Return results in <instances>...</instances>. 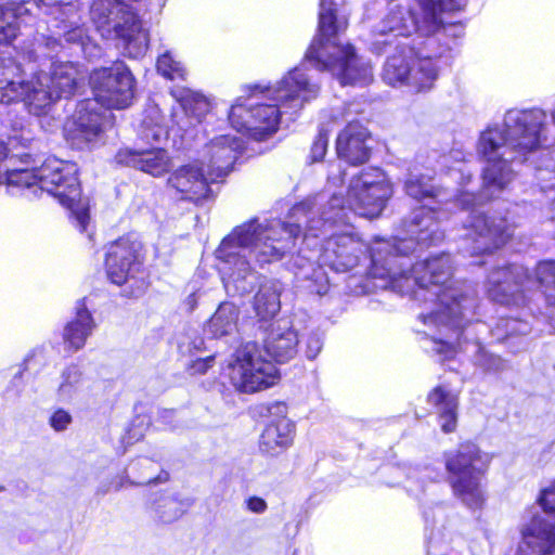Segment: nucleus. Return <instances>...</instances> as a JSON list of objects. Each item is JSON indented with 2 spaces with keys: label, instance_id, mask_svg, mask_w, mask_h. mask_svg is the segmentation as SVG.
Listing matches in <instances>:
<instances>
[{
  "label": "nucleus",
  "instance_id": "10",
  "mask_svg": "<svg viewBox=\"0 0 555 555\" xmlns=\"http://www.w3.org/2000/svg\"><path fill=\"white\" fill-rule=\"evenodd\" d=\"M391 194V184L386 173L379 168H369L352 177L347 198L343 193L336 192L327 199L325 194H319L313 198L320 201L315 207H323V214L327 215L325 224L332 221L347 223L351 221L353 215L364 218L378 217Z\"/></svg>",
  "mask_w": 555,
  "mask_h": 555
},
{
  "label": "nucleus",
  "instance_id": "16",
  "mask_svg": "<svg viewBox=\"0 0 555 555\" xmlns=\"http://www.w3.org/2000/svg\"><path fill=\"white\" fill-rule=\"evenodd\" d=\"M468 231L467 241H472L470 253L481 254L492 251L512 236L513 228L503 217L485 214L473 209L465 220Z\"/></svg>",
  "mask_w": 555,
  "mask_h": 555
},
{
  "label": "nucleus",
  "instance_id": "3",
  "mask_svg": "<svg viewBox=\"0 0 555 555\" xmlns=\"http://www.w3.org/2000/svg\"><path fill=\"white\" fill-rule=\"evenodd\" d=\"M465 0H392L386 15L367 35L370 50L376 54L388 53L383 79L390 86L408 83L414 51L406 39L415 33L434 34L441 25L439 10L460 11Z\"/></svg>",
  "mask_w": 555,
  "mask_h": 555
},
{
  "label": "nucleus",
  "instance_id": "51",
  "mask_svg": "<svg viewBox=\"0 0 555 555\" xmlns=\"http://www.w3.org/2000/svg\"><path fill=\"white\" fill-rule=\"evenodd\" d=\"M44 51H46V50H41V51H40V50H37V49H36V50H35V53H36V54H39V53H40V54H44ZM49 52H50V51L46 52V55H49ZM37 57H38V55H36V59H37Z\"/></svg>",
  "mask_w": 555,
  "mask_h": 555
},
{
  "label": "nucleus",
  "instance_id": "24",
  "mask_svg": "<svg viewBox=\"0 0 555 555\" xmlns=\"http://www.w3.org/2000/svg\"><path fill=\"white\" fill-rule=\"evenodd\" d=\"M95 99H88L80 102L72 117V121L67 124V129L75 138L91 142L98 137L102 130L104 117L98 111Z\"/></svg>",
  "mask_w": 555,
  "mask_h": 555
},
{
  "label": "nucleus",
  "instance_id": "26",
  "mask_svg": "<svg viewBox=\"0 0 555 555\" xmlns=\"http://www.w3.org/2000/svg\"><path fill=\"white\" fill-rule=\"evenodd\" d=\"M93 320L83 305L77 308L76 318L64 328V343L72 351H77L85 346L88 336L93 328Z\"/></svg>",
  "mask_w": 555,
  "mask_h": 555
},
{
  "label": "nucleus",
  "instance_id": "31",
  "mask_svg": "<svg viewBox=\"0 0 555 555\" xmlns=\"http://www.w3.org/2000/svg\"><path fill=\"white\" fill-rule=\"evenodd\" d=\"M404 189L409 196L415 199L438 198L441 195V189L431 184V179L416 170L408 173L404 181Z\"/></svg>",
  "mask_w": 555,
  "mask_h": 555
},
{
  "label": "nucleus",
  "instance_id": "25",
  "mask_svg": "<svg viewBox=\"0 0 555 555\" xmlns=\"http://www.w3.org/2000/svg\"><path fill=\"white\" fill-rule=\"evenodd\" d=\"M24 11L22 2H13L12 0H0V43H9L16 38L20 30V16ZM11 63L12 60L0 62V77L3 68Z\"/></svg>",
  "mask_w": 555,
  "mask_h": 555
},
{
  "label": "nucleus",
  "instance_id": "21",
  "mask_svg": "<svg viewBox=\"0 0 555 555\" xmlns=\"http://www.w3.org/2000/svg\"><path fill=\"white\" fill-rule=\"evenodd\" d=\"M242 149V141L235 137L220 135L207 145L204 158L206 168L219 179L229 173Z\"/></svg>",
  "mask_w": 555,
  "mask_h": 555
},
{
  "label": "nucleus",
  "instance_id": "27",
  "mask_svg": "<svg viewBox=\"0 0 555 555\" xmlns=\"http://www.w3.org/2000/svg\"><path fill=\"white\" fill-rule=\"evenodd\" d=\"M282 285L279 281H266L254 297V309L260 319L273 318L281 308Z\"/></svg>",
  "mask_w": 555,
  "mask_h": 555
},
{
  "label": "nucleus",
  "instance_id": "5",
  "mask_svg": "<svg viewBox=\"0 0 555 555\" xmlns=\"http://www.w3.org/2000/svg\"><path fill=\"white\" fill-rule=\"evenodd\" d=\"M320 87L301 68H294L273 88L261 91L274 104L260 103L253 94L245 103L231 106L229 120L237 131H246L256 140H266L276 132L280 115L288 109L298 111L318 96Z\"/></svg>",
  "mask_w": 555,
  "mask_h": 555
},
{
  "label": "nucleus",
  "instance_id": "22",
  "mask_svg": "<svg viewBox=\"0 0 555 555\" xmlns=\"http://www.w3.org/2000/svg\"><path fill=\"white\" fill-rule=\"evenodd\" d=\"M369 139L370 133L365 127L350 121L338 134L336 141L338 156L351 165L365 163L370 157Z\"/></svg>",
  "mask_w": 555,
  "mask_h": 555
},
{
  "label": "nucleus",
  "instance_id": "48",
  "mask_svg": "<svg viewBox=\"0 0 555 555\" xmlns=\"http://www.w3.org/2000/svg\"><path fill=\"white\" fill-rule=\"evenodd\" d=\"M343 178L339 175H335L334 172H331L330 176H328V183L332 184V185H338V184H341L343 183Z\"/></svg>",
  "mask_w": 555,
  "mask_h": 555
},
{
  "label": "nucleus",
  "instance_id": "44",
  "mask_svg": "<svg viewBox=\"0 0 555 555\" xmlns=\"http://www.w3.org/2000/svg\"><path fill=\"white\" fill-rule=\"evenodd\" d=\"M506 327L512 334H527L529 332L528 324L517 320H508L506 322Z\"/></svg>",
  "mask_w": 555,
  "mask_h": 555
},
{
  "label": "nucleus",
  "instance_id": "52",
  "mask_svg": "<svg viewBox=\"0 0 555 555\" xmlns=\"http://www.w3.org/2000/svg\"><path fill=\"white\" fill-rule=\"evenodd\" d=\"M157 113H158V109H157L156 107H152V108L150 109V114H151V115H152V114H157Z\"/></svg>",
  "mask_w": 555,
  "mask_h": 555
},
{
  "label": "nucleus",
  "instance_id": "53",
  "mask_svg": "<svg viewBox=\"0 0 555 555\" xmlns=\"http://www.w3.org/2000/svg\"><path fill=\"white\" fill-rule=\"evenodd\" d=\"M122 486H124L122 483H119V485H117L116 489L119 490L120 488H122Z\"/></svg>",
  "mask_w": 555,
  "mask_h": 555
},
{
  "label": "nucleus",
  "instance_id": "39",
  "mask_svg": "<svg viewBox=\"0 0 555 555\" xmlns=\"http://www.w3.org/2000/svg\"><path fill=\"white\" fill-rule=\"evenodd\" d=\"M64 38L67 42L79 43L83 51L87 50V41L89 40L86 30L82 27H75L64 31Z\"/></svg>",
  "mask_w": 555,
  "mask_h": 555
},
{
  "label": "nucleus",
  "instance_id": "32",
  "mask_svg": "<svg viewBox=\"0 0 555 555\" xmlns=\"http://www.w3.org/2000/svg\"><path fill=\"white\" fill-rule=\"evenodd\" d=\"M437 76V66L431 59H417L413 62V69L408 83L415 88L416 91L429 90Z\"/></svg>",
  "mask_w": 555,
  "mask_h": 555
},
{
  "label": "nucleus",
  "instance_id": "23",
  "mask_svg": "<svg viewBox=\"0 0 555 555\" xmlns=\"http://www.w3.org/2000/svg\"><path fill=\"white\" fill-rule=\"evenodd\" d=\"M173 96L180 103V112L172 113V126H176L181 131H186L189 128L202 121V118L208 112V102L199 93L190 89H181L172 91Z\"/></svg>",
  "mask_w": 555,
  "mask_h": 555
},
{
  "label": "nucleus",
  "instance_id": "36",
  "mask_svg": "<svg viewBox=\"0 0 555 555\" xmlns=\"http://www.w3.org/2000/svg\"><path fill=\"white\" fill-rule=\"evenodd\" d=\"M73 421L72 415L64 409L55 410L50 418L49 424L55 431H64Z\"/></svg>",
  "mask_w": 555,
  "mask_h": 555
},
{
  "label": "nucleus",
  "instance_id": "4",
  "mask_svg": "<svg viewBox=\"0 0 555 555\" xmlns=\"http://www.w3.org/2000/svg\"><path fill=\"white\" fill-rule=\"evenodd\" d=\"M546 114L539 108L509 109L502 124L487 127L479 137L477 151L487 165L486 189L503 190L513 179V163H525L545 141Z\"/></svg>",
  "mask_w": 555,
  "mask_h": 555
},
{
  "label": "nucleus",
  "instance_id": "49",
  "mask_svg": "<svg viewBox=\"0 0 555 555\" xmlns=\"http://www.w3.org/2000/svg\"><path fill=\"white\" fill-rule=\"evenodd\" d=\"M451 175L453 176V178L455 179L457 176H463L464 175V168H463V165L461 164L459 168H454L451 170Z\"/></svg>",
  "mask_w": 555,
  "mask_h": 555
},
{
  "label": "nucleus",
  "instance_id": "1",
  "mask_svg": "<svg viewBox=\"0 0 555 555\" xmlns=\"http://www.w3.org/2000/svg\"><path fill=\"white\" fill-rule=\"evenodd\" d=\"M408 232L415 236L380 241L371 250L373 278L388 279L393 288L400 292L417 285V298L428 300L427 294L435 297V308L429 313H422L425 325L441 326L444 338L431 336V350L444 359L453 357L460 330L464 320L475 308V291L467 285L455 283L448 285L453 272V262L449 255L441 254L412 264L409 254L415 250L416 243L429 245L441 241L435 212L427 207H420L412 214Z\"/></svg>",
  "mask_w": 555,
  "mask_h": 555
},
{
  "label": "nucleus",
  "instance_id": "14",
  "mask_svg": "<svg viewBox=\"0 0 555 555\" xmlns=\"http://www.w3.org/2000/svg\"><path fill=\"white\" fill-rule=\"evenodd\" d=\"M94 99L107 108H126L134 95V79L122 62L94 69L90 75Z\"/></svg>",
  "mask_w": 555,
  "mask_h": 555
},
{
  "label": "nucleus",
  "instance_id": "33",
  "mask_svg": "<svg viewBox=\"0 0 555 555\" xmlns=\"http://www.w3.org/2000/svg\"><path fill=\"white\" fill-rule=\"evenodd\" d=\"M153 509L160 521L172 522L183 515L185 505L173 496H160L154 503Z\"/></svg>",
  "mask_w": 555,
  "mask_h": 555
},
{
  "label": "nucleus",
  "instance_id": "15",
  "mask_svg": "<svg viewBox=\"0 0 555 555\" xmlns=\"http://www.w3.org/2000/svg\"><path fill=\"white\" fill-rule=\"evenodd\" d=\"M216 181L204 160L193 159L171 169L166 186L178 199L198 204L211 197L210 184Z\"/></svg>",
  "mask_w": 555,
  "mask_h": 555
},
{
  "label": "nucleus",
  "instance_id": "46",
  "mask_svg": "<svg viewBox=\"0 0 555 555\" xmlns=\"http://www.w3.org/2000/svg\"><path fill=\"white\" fill-rule=\"evenodd\" d=\"M476 196L470 192L462 193L456 199L463 208H468L475 203Z\"/></svg>",
  "mask_w": 555,
  "mask_h": 555
},
{
  "label": "nucleus",
  "instance_id": "50",
  "mask_svg": "<svg viewBox=\"0 0 555 555\" xmlns=\"http://www.w3.org/2000/svg\"><path fill=\"white\" fill-rule=\"evenodd\" d=\"M338 118H341V119H344V120L346 119L345 115H343L341 113L333 114V115L331 116V119H333V120H335V121H336Z\"/></svg>",
  "mask_w": 555,
  "mask_h": 555
},
{
  "label": "nucleus",
  "instance_id": "11",
  "mask_svg": "<svg viewBox=\"0 0 555 555\" xmlns=\"http://www.w3.org/2000/svg\"><path fill=\"white\" fill-rule=\"evenodd\" d=\"M312 212L307 221L305 240L330 232L318 256L320 264L330 267L337 272L354 268L360 257L366 251V245L354 232L351 221L347 223L332 221L325 224L327 215L323 214V207L317 206L312 208Z\"/></svg>",
  "mask_w": 555,
  "mask_h": 555
},
{
  "label": "nucleus",
  "instance_id": "17",
  "mask_svg": "<svg viewBox=\"0 0 555 555\" xmlns=\"http://www.w3.org/2000/svg\"><path fill=\"white\" fill-rule=\"evenodd\" d=\"M269 412L279 417L267 424L260 437L259 449L269 456H276L293 443L295 426L285 416L286 405L284 403H274L270 406Z\"/></svg>",
  "mask_w": 555,
  "mask_h": 555
},
{
  "label": "nucleus",
  "instance_id": "13",
  "mask_svg": "<svg viewBox=\"0 0 555 555\" xmlns=\"http://www.w3.org/2000/svg\"><path fill=\"white\" fill-rule=\"evenodd\" d=\"M489 463L488 454L472 442L462 443L457 450L446 454L453 495L470 509L481 508L486 501L482 478Z\"/></svg>",
  "mask_w": 555,
  "mask_h": 555
},
{
  "label": "nucleus",
  "instance_id": "28",
  "mask_svg": "<svg viewBox=\"0 0 555 555\" xmlns=\"http://www.w3.org/2000/svg\"><path fill=\"white\" fill-rule=\"evenodd\" d=\"M240 310L231 302H222L209 319L206 331L219 338L236 332Z\"/></svg>",
  "mask_w": 555,
  "mask_h": 555
},
{
  "label": "nucleus",
  "instance_id": "54",
  "mask_svg": "<svg viewBox=\"0 0 555 555\" xmlns=\"http://www.w3.org/2000/svg\"><path fill=\"white\" fill-rule=\"evenodd\" d=\"M304 278H305V279H310V275H309L308 273H305V274H304Z\"/></svg>",
  "mask_w": 555,
  "mask_h": 555
},
{
  "label": "nucleus",
  "instance_id": "35",
  "mask_svg": "<svg viewBox=\"0 0 555 555\" xmlns=\"http://www.w3.org/2000/svg\"><path fill=\"white\" fill-rule=\"evenodd\" d=\"M327 133V129H320L319 134L311 146V158L313 162L321 160L324 157L328 143Z\"/></svg>",
  "mask_w": 555,
  "mask_h": 555
},
{
  "label": "nucleus",
  "instance_id": "19",
  "mask_svg": "<svg viewBox=\"0 0 555 555\" xmlns=\"http://www.w3.org/2000/svg\"><path fill=\"white\" fill-rule=\"evenodd\" d=\"M515 555H555V526L534 515L521 529Z\"/></svg>",
  "mask_w": 555,
  "mask_h": 555
},
{
  "label": "nucleus",
  "instance_id": "34",
  "mask_svg": "<svg viewBox=\"0 0 555 555\" xmlns=\"http://www.w3.org/2000/svg\"><path fill=\"white\" fill-rule=\"evenodd\" d=\"M157 70L168 79H183L185 69L180 61H177L170 52H165L157 60Z\"/></svg>",
  "mask_w": 555,
  "mask_h": 555
},
{
  "label": "nucleus",
  "instance_id": "55",
  "mask_svg": "<svg viewBox=\"0 0 555 555\" xmlns=\"http://www.w3.org/2000/svg\"><path fill=\"white\" fill-rule=\"evenodd\" d=\"M341 173L340 170H338V175ZM341 177L343 176H346V172H343V175H340Z\"/></svg>",
  "mask_w": 555,
  "mask_h": 555
},
{
  "label": "nucleus",
  "instance_id": "7",
  "mask_svg": "<svg viewBox=\"0 0 555 555\" xmlns=\"http://www.w3.org/2000/svg\"><path fill=\"white\" fill-rule=\"evenodd\" d=\"M348 18L333 1L321 0L319 35L306 53V60L319 69H327L341 85H366L373 78L370 63L360 59L351 46L339 41Z\"/></svg>",
  "mask_w": 555,
  "mask_h": 555
},
{
  "label": "nucleus",
  "instance_id": "12",
  "mask_svg": "<svg viewBox=\"0 0 555 555\" xmlns=\"http://www.w3.org/2000/svg\"><path fill=\"white\" fill-rule=\"evenodd\" d=\"M540 287L548 306L555 307V261H542L534 278L518 264L493 270L488 276L487 293L491 300L502 305H522L525 293Z\"/></svg>",
  "mask_w": 555,
  "mask_h": 555
},
{
  "label": "nucleus",
  "instance_id": "43",
  "mask_svg": "<svg viewBox=\"0 0 555 555\" xmlns=\"http://www.w3.org/2000/svg\"><path fill=\"white\" fill-rule=\"evenodd\" d=\"M214 357H207L205 359H197L193 362L191 369L194 373L204 374L212 365Z\"/></svg>",
  "mask_w": 555,
  "mask_h": 555
},
{
  "label": "nucleus",
  "instance_id": "41",
  "mask_svg": "<svg viewBox=\"0 0 555 555\" xmlns=\"http://www.w3.org/2000/svg\"><path fill=\"white\" fill-rule=\"evenodd\" d=\"M247 511L254 514H263L268 509L267 502L260 496H248L245 500Z\"/></svg>",
  "mask_w": 555,
  "mask_h": 555
},
{
  "label": "nucleus",
  "instance_id": "2",
  "mask_svg": "<svg viewBox=\"0 0 555 555\" xmlns=\"http://www.w3.org/2000/svg\"><path fill=\"white\" fill-rule=\"evenodd\" d=\"M317 198H307L291 209L287 221L254 219L234 228L216 250L225 292L231 296L249 294L259 280L249 258L260 267L282 260L294 249L304 229L307 233Z\"/></svg>",
  "mask_w": 555,
  "mask_h": 555
},
{
  "label": "nucleus",
  "instance_id": "37",
  "mask_svg": "<svg viewBox=\"0 0 555 555\" xmlns=\"http://www.w3.org/2000/svg\"><path fill=\"white\" fill-rule=\"evenodd\" d=\"M143 124L144 130L142 132V135L145 140L159 142L168 137V129L165 126H162L157 122L154 126H152L147 122L146 119L143 121Z\"/></svg>",
  "mask_w": 555,
  "mask_h": 555
},
{
  "label": "nucleus",
  "instance_id": "6",
  "mask_svg": "<svg viewBox=\"0 0 555 555\" xmlns=\"http://www.w3.org/2000/svg\"><path fill=\"white\" fill-rule=\"evenodd\" d=\"M298 335L289 321L279 320L271 325L262 348L255 341L241 345L229 364V377L241 392L254 393L272 387L280 380L275 362L293 359L298 349Z\"/></svg>",
  "mask_w": 555,
  "mask_h": 555
},
{
  "label": "nucleus",
  "instance_id": "29",
  "mask_svg": "<svg viewBox=\"0 0 555 555\" xmlns=\"http://www.w3.org/2000/svg\"><path fill=\"white\" fill-rule=\"evenodd\" d=\"M428 401L439 409L442 430L452 433L456 427V395L443 387H437L428 395Z\"/></svg>",
  "mask_w": 555,
  "mask_h": 555
},
{
  "label": "nucleus",
  "instance_id": "40",
  "mask_svg": "<svg viewBox=\"0 0 555 555\" xmlns=\"http://www.w3.org/2000/svg\"><path fill=\"white\" fill-rule=\"evenodd\" d=\"M540 504L546 513L555 515V483L542 491Z\"/></svg>",
  "mask_w": 555,
  "mask_h": 555
},
{
  "label": "nucleus",
  "instance_id": "20",
  "mask_svg": "<svg viewBox=\"0 0 555 555\" xmlns=\"http://www.w3.org/2000/svg\"><path fill=\"white\" fill-rule=\"evenodd\" d=\"M139 245L127 238L113 243L106 254V271L108 279L117 284H124L138 270Z\"/></svg>",
  "mask_w": 555,
  "mask_h": 555
},
{
  "label": "nucleus",
  "instance_id": "8",
  "mask_svg": "<svg viewBox=\"0 0 555 555\" xmlns=\"http://www.w3.org/2000/svg\"><path fill=\"white\" fill-rule=\"evenodd\" d=\"M23 69L17 63L5 66L0 77V103L22 101L34 115L47 113L61 98L73 95L83 79L78 67L70 62H57L46 73L40 70L28 80L21 79Z\"/></svg>",
  "mask_w": 555,
  "mask_h": 555
},
{
  "label": "nucleus",
  "instance_id": "47",
  "mask_svg": "<svg viewBox=\"0 0 555 555\" xmlns=\"http://www.w3.org/2000/svg\"><path fill=\"white\" fill-rule=\"evenodd\" d=\"M168 479V474L164 473L163 475H159L157 478H143L142 480L138 481V485H150V483H157L162 481H166Z\"/></svg>",
  "mask_w": 555,
  "mask_h": 555
},
{
  "label": "nucleus",
  "instance_id": "38",
  "mask_svg": "<svg viewBox=\"0 0 555 555\" xmlns=\"http://www.w3.org/2000/svg\"><path fill=\"white\" fill-rule=\"evenodd\" d=\"M323 346L322 337L319 333H310L306 340V356L308 359H314Z\"/></svg>",
  "mask_w": 555,
  "mask_h": 555
},
{
  "label": "nucleus",
  "instance_id": "9",
  "mask_svg": "<svg viewBox=\"0 0 555 555\" xmlns=\"http://www.w3.org/2000/svg\"><path fill=\"white\" fill-rule=\"evenodd\" d=\"M8 186L18 188L39 196L43 192L54 196L66 207L81 232H87L90 223L89 199L81 196L75 164L57 158H48L36 169H12L7 172Z\"/></svg>",
  "mask_w": 555,
  "mask_h": 555
},
{
  "label": "nucleus",
  "instance_id": "18",
  "mask_svg": "<svg viewBox=\"0 0 555 555\" xmlns=\"http://www.w3.org/2000/svg\"><path fill=\"white\" fill-rule=\"evenodd\" d=\"M116 159L119 164L138 169L153 178H163L173 168L170 153L160 147L147 150H120Z\"/></svg>",
  "mask_w": 555,
  "mask_h": 555
},
{
  "label": "nucleus",
  "instance_id": "42",
  "mask_svg": "<svg viewBox=\"0 0 555 555\" xmlns=\"http://www.w3.org/2000/svg\"><path fill=\"white\" fill-rule=\"evenodd\" d=\"M13 2H22L23 4L28 3L30 0H12ZM75 0H34V2L40 7L44 5L48 8H61L65 7L68 10L73 9V3Z\"/></svg>",
  "mask_w": 555,
  "mask_h": 555
},
{
  "label": "nucleus",
  "instance_id": "45",
  "mask_svg": "<svg viewBox=\"0 0 555 555\" xmlns=\"http://www.w3.org/2000/svg\"><path fill=\"white\" fill-rule=\"evenodd\" d=\"M61 46L60 41L55 38H43L42 41H38L37 43V50H47L54 52L57 50V48Z\"/></svg>",
  "mask_w": 555,
  "mask_h": 555
},
{
  "label": "nucleus",
  "instance_id": "30",
  "mask_svg": "<svg viewBox=\"0 0 555 555\" xmlns=\"http://www.w3.org/2000/svg\"><path fill=\"white\" fill-rule=\"evenodd\" d=\"M86 378L76 364L68 365L61 375V383L56 389L61 401L70 402L85 389Z\"/></svg>",
  "mask_w": 555,
  "mask_h": 555
}]
</instances>
